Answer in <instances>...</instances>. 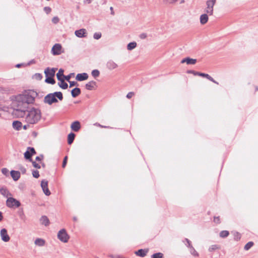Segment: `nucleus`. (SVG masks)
I'll list each match as a JSON object with an SVG mask.
<instances>
[{"instance_id":"f257e3e1","label":"nucleus","mask_w":258,"mask_h":258,"mask_svg":"<svg viewBox=\"0 0 258 258\" xmlns=\"http://www.w3.org/2000/svg\"><path fill=\"white\" fill-rule=\"evenodd\" d=\"M37 96L36 92L29 90L16 97V101L13 103L15 110L18 112L19 115L23 116L25 115V110L28 107V105L33 103Z\"/></svg>"},{"instance_id":"f03ea898","label":"nucleus","mask_w":258,"mask_h":258,"mask_svg":"<svg viewBox=\"0 0 258 258\" xmlns=\"http://www.w3.org/2000/svg\"><path fill=\"white\" fill-rule=\"evenodd\" d=\"M26 114L25 120L29 124H35L37 123L41 118V112L40 109L35 108H31L27 110Z\"/></svg>"},{"instance_id":"7ed1b4c3","label":"nucleus","mask_w":258,"mask_h":258,"mask_svg":"<svg viewBox=\"0 0 258 258\" xmlns=\"http://www.w3.org/2000/svg\"><path fill=\"white\" fill-rule=\"evenodd\" d=\"M58 99L60 101L63 99V95L61 92H55L47 94L44 97L43 101L45 103L51 105L53 103H57Z\"/></svg>"},{"instance_id":"20e7f679","label":"nucleus","mask_w":258,"mask_h":258,"mask_svg":"<svg viewBox=\"0 0 258 258\" xmlns=\"http://www.w3.org/2000/svg\"><path fill=\"white\" fill-rule=\"evenodd\" d=\"M6 205L10 208H18L21 206V203L16 199L9 197L6 201Z\"/></svg>"},{"instance_id":"39448f33","label":"nucleus","mask_w":258,"mask_h":258,"mask_svg":"<svg viewBox=\"0 0 258 258\" xmlns=\"http://www.w3.org/2000/svg\"><path fill=\"white\" fill-rule=\"evenodd\" d=\"M216 0H208L206 2V9L205 12L206 13L210 16L213 14V7L215 5Z\"/></svg>"},{"instance_id":"423d86ee","label":"nucleus","mask_w":258,"mask_h":258,"mask_svg":"<svg viewBox=\"0 0 258 258\" xmlns=\"http://www.w3.org/2000/svg\"><path fill=\"white\" fill-rule=\"evenodd\" d=\"M57 237L59 240L63 242H67L70 238L64 229H61L57 233Z\"/></svg>"},{"instance_id":"0eeeda50","label":"nucleus","mask_w":258,"mask_h":258,"mask_svg":"<svg viewBox=\"0 0 258 258\" xmlns=\"http://www.w3.org/2000/svg\"><path fill=\"white\" fill-rule=\"evenodd\" d=\"M35 154L36 152L34 148L28 147L27 151L24 153V157L30 161H32L31 157Z\"/></svg>"},{"instance_id":"6e6552de","label":"nucleus","mask_w":258,"mask_h":258,"mask_svg":"<svg viewBox=\"0 0 258 258\" xmlns=\"http://www.w3.org/2000/svg\"><path fill=\"white\" fill-rule=\"evenodd\" d=\"M61 49V45L59 43H56L53 46L51 49V52L54 55H59L62 52Z\"/></svg>"},{"instance_id":"1a4fd4ad","label":"nucleus","mask_w":258,"mask_h":258,"mask_svg":"<svg viewBox=\"0 0 258 258\" xmlns=\"http://www.w3.org/2000/svg\"><path fill=\"white\" fill-rule=\"evenodd\" d=\"M0 236L2 240L4 242H8L10 240V237L8 234L7 230L5 228H3L0 231Z\"/></svg>"},{"instance_id":"9d476101","label":"nucleus","mask_w":258,"mask_h":258,"mask_svg":"<svg viewBox=\"0 0 258 258\" xmlns=\"http://www.w3.org/2000/svg\"><path fill=\"white\" fill-rule=\"evenodd\" d=\"M41 186L45 195L49 196L50 195L51 193L48 188V181L47 180H42L41 183Z\"/></svg>"},{"instance_id":"9b49d317","label":"nucleus","mask_w":258,"mask_h":258,"mask_svg":"<svg viewBox=\"0 0 258 258\" xmlns=\"http://www.w3.org/2000/svg\"><path fill=\"white\" fill-rule=\"evenodd\" d=\"M106 68L109 71H112L116 69L118 67V65L112 60H108L106 64Z\"/></svg>"},{"instance_id":"f8f14e48","label":"nucleus","mask_w":258,"mask_h":258,"mask_svg":"<svg viewBox=\"0 0 258 258\" xmlns=\"http://www.w3.org/2000/svg\"><path fill=\"white\" fill-rule=\"evenodd\" d=\"M57 70L56 68H47L44 71V74L45 75V77H53L55 75V71Z\"/></svg>"},{"instance_id":"ddd939ff","label":"nucleus","mask_w":258,"mask_h":258,"mask_svg":"<svg viewBox=\"0 0 258 258\" xmlns=\"http://www.w3.org/2000/svg\"><path fill=\"white\" fill-rule=\"evenodd\" d=\"M89 76L87 73H83L78 74L76 77V79L78 81H83L88 79Z\"/></svg>"},{"instance_id":"4468645a","label":"nucleus","mask_w":258,"mask_h":258,"mask_svg":"<svg viewBox=\"0 0 258 258\" xmlns=\"http://www.w3.org/2000/svg\"><path fill=\"white\" fill-rule=\"evenodd\" d=\"M71 128L74 132H78L81 128L80 122L79 121L73 122L71 124Z\"/></svg>"},{"instance_id":"2eb2a0df","label":"nucleus","mask_w":258,"mask_h":258,"mask_svg":"<svg viewBox=\"0 0 258 258\" xmlns=\"http://www.w3.org/2000/svg\"><path fill=\"white\" fill-rule=\"evenodd\" d=\"M196 59L191 58L190 57H186L182 59L181 63H186L187 64H195L197 62Z\"/></svg>"},{"instance_id":"dca6fc26","label":"nucleus","mask_w":258,"mask_h":258,"mask_svg":"<svg viewBox=\"0 0 258 258\" xmlns=\"http://www.w3.org/2000/svg\"><path fill=\"white\" fill-rule=\"evenodd\" d=\"M75 33L76 36L79 38L86 37V30L85 29H81L80 30H76Z\"/></svg>"},{"instance_id":"f3484780","label":"nucleus","mask_w":258,"mask_h":258,"mask_svg":"<svg viewBox=\"0 0 258 258\" xmlns=\"http://www.w3.org/2000/svg\"><path fill=\"white\" fill-rule=\"evenodd\" d=\"M148 251V249H140L135 251V253L137 255L143 257L147 255Z\"/></svg>"},{"instance_id":"a211bd4d","label":"nucleus","mask_w":258,"mask_h":258,"mask_svg":"<svg viewBox=\"0 0 258 258\" xmlns=\"http://www.w3.org/2000/svg\"><path fill=\"white\" fill-rule=\"evenodd\" d=\"M197 74H198V76L205 77V78H207V79H208L209 80L211 81V82H212L217 85L219 84V83L217 81H216L212 77H211L209 75H208L207 74L200 73Z\"/></svg>"},{"instance_id":"6ab92c4d","label":"nucleus","mask_w":258,"mask_h":258,"mask_svg":"<svg viewBox=\"0 0 258 258\" xmlns=\"http://www.w3.org/2000/svg\"><path fill=\"white\" fill-rule=\"evenodd\" d=\"M34 244L36 246L42 247L45 244V240L41 238H37L34 241Z\"/></svg>"},{"instance_id":"aec40b11","label":"nucleus","mask_w":258,"mask_h":258,"mask_svg":"<svg viewBox=\"0 0 258 258\" xmlns=\"http://www.w3.org/2000/svg\"><path fill=\"white\" fill-rule=\"evenodd\" d=\"M11 175L13 179H14V180L17 181L20 177V172L17 171L12 170L11 171Z\"/></svg>"},{"instance_id":"412c9836","label":"nucleus","mask_w":258,"mask_h":258,"mask_svg":"<svg viewBox=\"0 0 258 258\" xmlns=\"http://www.w3.org/2000/svg\"><path fill=\"white\" fill-rule=\"evenodd\" d=\"M200 23L202 25H204L207 23L209 20L208 16L207 14H204L200 16Z\"/></svg>"},{"instance_id":"4be33fe9","label":"nucleus","mask_w":258,"mask_h":258,"mask_svg":"<svg viewBox=\"0 0 258 258\" xmlns=\"http://www.w3.org/2000/svg\"><path fill=\"white\" fill-rule=\"evenodd\" d=\"M96 83L94 81L89 82L85 85V88L87 90H92L94 88V86H96Z\"/></svg>"},{"instance_id":"5701e85b","label":"nucleus","mask_w":258,"mask_h":258,"mask_svg":"<svg viewBox=\"0 0 258 258\" xmlns=\"http://www.w3.org/2000/svg\"><path fill=\"white\" fill-rule=\"evenodd\" d=\"M0 192L1 194L4 196V197L9 198V196H11V194L9 192V191L5 187H2L0 188Z\"/></svg>"},{"instance_id":"b1692460","label":"nucleus","mask_w":258,"mask_h":258,"mask_svg":"<svg viewBox=\"0 0 258 258\" xmlns=\"http://www.w3.org/2000/svg\"><path fill=\"white\" fill-rule=\"evenodd\" d=\"M81 94V90L79 88H75L71 91V95L73 97H76Z\"/></svg>"},{"instance_id":"393cba45","label":"nucleus","mask_w":258,"mask_h":258,"mask_svg":"<svg viewBox=\"0 0 258 258\" xmlns=\"http://www.w3.org/2000/svg\"><path fill=\"white\" fill-rule=\"evenodd\" d=\"M40 221L42 225H44L46 226H48L49 224V220L48 218L45 216H42L40 219Z\"/></svg>"},{"instance_id":"a878e982","label":"nucleus","mask_w":258,"mask_h":258,"mask_svg":"<svg viewBox=\"0 0 258 258\" xmlns=\"http://www.w3.org/2000/svg\"><path fill=\"white\" fill-rule=\"evenodd\" d=\"M22 126V123L19 121H14L13 122V127L14 129L19 131Z\"/></svg>"},{"instance_id":"bb28decb","label":"nucleus","mask_w":258,"mask_h":258,"mask_svg":"<svg viewBox=\"0 0 258 258\" xmlns=\"http://www.w3.org/2000/svg\"><path fill=\"white\" fill-rule=\"evenodd\" d=\"M63 70L61 69L59 70L58 72L56 74V77L58 80L60 81L64 79V76H65L63 75Z\"/></svg>"},{"instance_id":"cd10ccee","label":"nucleus","mask_w":258,"mask_h":258,"mask_svg":"<svg viewBox=\"0 0 258 258\" xmlns=\"http://www.w3.org/2000/svg\"><path fill=\"white\" fill-rule=\"evenodd\" d=\"M75 137V134H74L73 133H71L70 134H69L68 137V143L69 145H71V144H72V143L73 142V141L74 140Z\"/></svg>"},{"instance_id":"c85d7f7f","label":"nucleus","mask_w":258,"mask_h":258,"mask_svg":"<svg viewBox=\"0 0 258 258\" xmlns=\"http://www.w3.org/2000/svg\"><path fill=\"white\" fill-rule=\"evenodd\" d=\"M60 83H58V85L59 87L63 89H67L68 87V85L64 81V79L60 80Z\"/></svg>"},{"instance_id":"c756f323","label":"nucleus","mask_w":258,"mask_h":258,"mask_svg":"<svg viewBox=\"0 0 258 258\" xmlns=\"http://www.w3.org/2000/svg\"><path fill=\"white\" fill-rule=\"evenodd\" d=\"M137 46V43L136 42H132L129 43L127 45V49L128 50H132L136 48Z\"/></svg>"},{"instance_id":"7c9ffc66","label":"nucleus","mask_w":258,"mask_h":258,"mask_svg":"<svg viewBox=\"0 0 258 258\" xmlns=\"http://www.w3.org/2000/svg\"><path fill=\"white\" fill-rule=\"evenodd\" d=\"M189 248V251L190 253L194 256L198 257L199 256L198 252L195 250L192 246L191 247H188Z\"/></svg>"},{"instance_id":"2f4dec72","label":"nucleus","mask_w":258,"mask_h":258,"mask_svg":"<svg viewBox=\"0 0 258 258\" xmlns=\"http://www.w3.org/2000/svg\"><path fill=\"white\" fill-rule=\"evenodd\" d=\"M46 78L45 81L46 83L52 85L55 84V81L54 80L53 77H47Z\"/></svg>"},{"instance_id":"473e14b6","label":"nucleus","mask_w":258,"mask_h":258,"mask_svg":"<svg viewBox=\"0 0 258 258\" xmlns=\"http://www.w3.org/2000/svg\"><path fill=\"white\" fill-rule=\"evenodd\" d=\"M165 5H174L178 0H162Z\"/></svg>"},{"instance_id":"72a5a7b5","label":"nucleus","mask_w":258,"mask_h":258,"mask_svg":"<svg viewBox=\"0 0 258 258\" xmlns=\"http://www.w3.org/2000/svg\"><path fill=\"white\" fill-rule=\"evenodd\" d=\"M220 248V247L218 245L214 244V245H211L209 247V251L210 252H212L216 249H219Z\"/></svg>"},{"instance_id":"f704fd0d","label":"nucleus","mask_w":258,"mask_h":258,"mask_svg":"<svg viewBox=\"0 0 258 258\" xmlns=\"http://www.w3.org/2000/svg\"><path fill=\"white\" fill-rule=\"evenodd\" d=\"M253 244L254 243L253 242L249 241L245 245L244 248L245 250H248L253 245Z\"/></svg>"},{"instance_id":"c9c22d12","label":"nucleus","mask_w":258,"mask_h":258,"mask_svg":"<svg viewBox=\"0 0 258 258\" xmlns=\"http://www.w3.org/2000/svg\"><path fill=\"white\" fill-rule=\"evenodd\" d=\"M151 258H163V254L161 252H157L151 255Z\"/></svg>"},{"instance_id":"e433bc0d","label":"nucleus","mask_w":258,"mask_h":258,"mask_svg":"<svg viewBox=\"0 0 258 258\" xmlns=\"http://www.w3.org/2000/svg\"><path fill=\"white\" fill-rule=\"evenodd\" d=\"M229 233L227 230H223L220 233V236L222 238H225L227 237Z\"/></svg>"},{"instance_id":"4c0bfd02","label":"nucleus","mask_w":258,"mask_h":258,"mask_svg":"<svg viewBox=\"0 0 258 258\" xmlns=\"http://www.w3.org/2000/svg\"><path fill=\"white\" fill-rule=\"evenodd\" d=\"M91 75L93 77L96 78L99 76L100 72L98 70H94L92 71Z\"/></svg>"},{"instance_id":"58836bf2","label":"nucleus","mask_w":258,"mask_h":258,"mask_svg":"<svg viewBox=\"0 0 258 258\" xmlns=\"http://www.w3.org/2000/svg\"><path fill=\"white\" fill-rule=\"evenodd\" d=\"M33 78L37 80H40L42 78V75L40 73H36L34 75Z\"/></svg>"},{"instance_id":"ea45409f","label":"nucleus","mask_w":258,"mask_h":258,"mask_svg":"<svg viewBox=\"0 0 258 258\" xmlns=\"http://www.w3.org/2000/svg\"><path fill=\"white\" fill-rule=\"evenodd\" d=\"M101 33H95L94 34V35H93V38L95 39H99L101 38Z\"/></svg>"},{"instance_id":"a19ab883","label":"nucleus","mask_w":258,"mask_h":258,"mask_svg":"<svg viewBox=\"0 0 258 258\" xmlns=\"http://www.w3.org/2000/svg\"><path fill=\"white\" fill-rule=\"evenodd\" d=\"M2 172L3 174H4L5 175H9V170L6 168H3L2 169Z\"/></svg>"},{"instance_id":"79ce46f5","label":"nucleus","mask_w":258,"mask_h":258,"mask_svg":"<svg viewBox=\"0 0 258 258\" xmlns=\"http://www.w3.org/2000/svg\"><path fill=\"white\" fill-rule=\"evenodd\" d=\"M32 175L35 178H38L39 177V172L37 170H33L32 172Z\"/></svg>"},{"instance_id":"37998d69","label":"nucleus","mask_w":258,"mask_h":258,"mask_svg":"<svg viewBox=\"0 0 258 258\" xmlns=\"http://www.w3.org/2000/svg\"><path fill=\"white\" fill-rule=\"evenodd\" d=\"M44 11L47 14H49L51 11V9L49 7H45L43 9Z\"/></svg>"},{"instance_id":"c03bdc74","label":"nucleus","mask_w":258,"mask_h":258,"mask_svg":"<svg viewBox=\"0 0 258 258\" xmlns=\"http://www.w3.org/2000/svg\"><path fill=\"white\" fill-rule=\"evenodd\" d=\"M31 162H32V165L34 167L37 168V169L40 168V166L39 164L37 163L35 161H33L32 160Z\"/></svg>"},{"instance_id":"a18cd8bd","label":"nucleus","mask_w":258,"mask_h":258,"mask_svg":"<svg viewBox=\"0 0 258 258\" xmlns=\"http://www.w3.org/2000/svg\"><path fill=\"white\" fill-rule=\"evenodd\" d=\"M59 21V18L57 17H54L52 19V22L54 24H57Z\"/></svg>"},{"instance_id":"49530a36","label":"nucleus","mask_w":258,"mask_h":258,"mask_svg":"<svg viewBox=\"0 0 258 258\" xmlns=\"http://www.w3.org/2000/svg\"><path fill=\"white\" fill-rule=\"evenodd\" d=\"M67 159H68L67 156H66L63 159L62 164V167L63 168H64L66 167V165L67 163Z\"/></svg>"},{"instance_id":"de8ad7c7","label":"nucleus","mask_w":258,"mask_h":258,"mask_svg":"<svg viewBox=\"0 0 258 258\" xmlns=\"http://www.w3.org/2000/svg\"><path fill=\"white\" fill-rule=\"evenodd\" d=\"M74 75V73L70 74V75L68 76H64V79L67 80V81H70V80L71 78V76Z\"/></svg>"},{"instance_id":"09e8293b","label":"nucleus","mask_w":258,"mask_h":258,"mask_svg":"<svg viewBox=\"0 0 258 258\" xmlns=\"http://www.w3.org/2000/svg\"><path fill=\"white\" fill-rule=\"evenodd\" d=\"M19 215L20 218L22 220L25 218V216L23 210H22V211L19 213Z\"/></svg>"},{"instance_id":"8fccbe9b","label":"nucleus","mask_w":258,"mask_h":258,"mask_svg":"<svg viewBox=\"0 0 258 258\" xmlns=\"http://www.w3.org/2000/svg\"><path fill=\"white\" fill-rule=\"evenodd\" d=\"M185 241L187 242L186 246L188 247H191L192 245L191 244V242H190V241L188 239L185 238Z\"/></svg>"},{"instance_id":"3c124183","label":"nucleus","mask_w":258,"mask_h":258,"mask_svg":"<svg viewBox=\"0 0 258 258\" xmlns=\"http://www.w3.org/2000/svg\"><path fill=\"white\" fill-rule=\"evenodd\" d=\"M134 95V93L133 92H130L129 93H127V94L126 95V97L128 98V99H130Z\"/></svg>"},{"instance_id":"603ef678","label":"nucleus","mask_w":258,"mask_h":258,"mask_svg":"<svg viewBox=\"0 0 258 258\" xmlns=\"http://www.w3.org/2000/svg\"><path fill=\"white\" fill-rule=\"evenodd\" d=\"M43 159V155H40L39 156H37L36 157V160L38 161H41V160Z\"/></svg>"},{"instance_id":"864d4df0","label":"nucleus","mask_w":258,"mask_h":258,"mask_svg":"<svg viewBox=\"0 0 258 258\" xmlns=\"http://www.w3.org/2000/svg\"><path fill=\"white\" fill-rule=\"evenodd\" d=\"M214 222H215L217 224L220 223V217H214Z\"/></svg>"},{"instance_id":"5fc2aeb1","label":"nucleus","mask_w":258,"mask_h":258,"mask_svg":"<svg viewBox=\"0 0 258 258\" xmlns=\"http://www.w3.org/2000/svg\"><path fill=\"white\" fill-rule=\"evenodd\" d=\"M187 73H189V74H194V75L196 76L197 75L198 76V73H200V72H195L194 71H192V70H190V71H187Z\"/></svg>"},{"instance_id":"6e6d98bb","label":"nucleus","mask_w":258,"mask_h":258,"mask_svg":"<svg viewBox=\"0 0 258 258\" xmlns=\"http://www.w3.org/2000/svg\"><path fill=\"white\" fill-rule=\"evenodd\" d=\"M19 169L23 174L25 173L26 172V168L23 166H20Z\"/></svg>"},{"instance_id":"4d7b16f0","label":"nucleus","mask_w":258,"mask_h":258,"mask_svg":"<svg viewBox=\"0 0 258 258\" xmlns=\"http://www.w3.org/2000/svg\"><path fill=\"white\" fill-rule=\"evenodd\" d=\"M70 83V87H72L73 86L77 84V83L74 81H69Z\"/></svg>"},{"instance_id":"13d9d810","label":"nucleus","mask_w":258,"mask_h":258,"mask_svg":"<svg viewBox=\"0 0 258 258\" xmlns=\"http://www.w3.org/2000/svg\"><path fill=\"white\" fill-rule=\"evenodd\" d=\"M234 237L235 239L237 240H239L240 238V236L238 232H236L234 234Z\"/></svg>"},{"instance_id":"bf43d9fd","label":"nucleus","mask_w":258,"mask_h":258,"mask_svg":"<svg viewBox=\"0 0 258 258\" xmlns=\"http://www.w3.org/2000/svg\"><path fill=\"white\" fill-rule=\"evenodd\" d=\"M146 37H147V35H146V34H145V33H142V34H140V38H141V39H145V38H146Z\"/></svg>"},{"instance_id":"052dcab7","label":"nucleus","mask_w":258,"mask_h":258,"mask_svg":"<svg viewBox=\"0 0 258 258\" xmlns=\"http://www.w3.org/2000/svg\"><path fill=\"white\" fill-rule=\"evenodd\" d=\"M93 0H84V2L86 3L87 4H90Z\"/></svg>"},{"instance_id":"680f3d73","label":"nucleus","mask_w":258,"mask_h":258,"mask_svg":"<svg viewBox=\"0 0 258 258\" xmlns=\"http://www.w3.org/2000/svg\"><path fill=\"white\" fill-rule=\"evenodd\" d=\"M3 219V216L2 212L0 211V222L2 221Z\"/></svg>"},{"instance_id":"e2e57ef3","label":"nucleus","mask_w":258,"mask_h":258,"mask_svg":"<svg viewBox=\"0 0 258 258\" xmlns=\"http://www.w3.org/2000/svg\"><path fill=\"white\" fill-rule=\"evenodd\" d=\"M95 124H96L97 125H98V126H100L101 127H104V128H107V126L102 125H101V124H100L99 123H96Z\"/></svg>"},{"instance_id":"0e129e2a","label":"nucleus","mask_w":258,"mask_h":258,"mask_svg":"<svg viewBox=\"0 0 258 258\" xmlns=\"http://www.w3.org/2000/svg\"><path fill=\"white\" fill-rule=\"evenodd\" d=\"M110 10H111V14H112V15H114V12H113V8H112V7H110Z\"/></svg>"},{"instance_id":"69168bd1","label":"nucleus","mask_w":258,"mask_h":258,"mask_svg":"<svg viewBox=\"0 0 258 258\" xmlns=\"http://www.w3.org/2000/svg\"><path fill=\"white\" fill-rule=\"evenodd\" d=\"M115 258H125L122 256H120V255H116Z\"/></svg>"},{"instance_id":"338daca9","label":"nucleus","mask_w":258,"mask_h":258,"mask_svg":"<svg viewBox=\"0 0 258 258\" xmlns=\"http://www.w3.org/2000/svg\"><path fill=\"white\" fill-rule=\"evenodd\" d=\"M109 257H111V258H115L116 256H113L112 255H109Z\"/></svg>"},{"instance_id":"774afa93","label":"nucleus","mask_w":258,"mask_h":258,"mask_svg":"<svg viewBox=\"0 0 258 258\" xmlns=\"http://www.w3.org/2000/svg\"><path fill=\"white\" fill-rule=\"evenodd\" d=\"M73 220H74V221H76L77 220V219L76 217H75L73 218Z\"/></svg>"}]
</instances>
